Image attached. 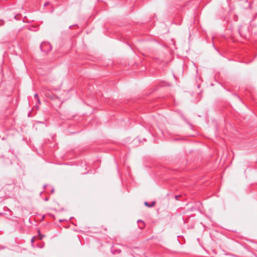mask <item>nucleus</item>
I'll list each match as a JSON object with an SVG mask.
<instances>
[{
    "label": "nucleus",
    "mask_w": 257,
    "mask_h": 257,
    "mask_svg": "<svg viewBox=\"0 0 257 257\" xmlns=\"http://www.w3.org/2000/svg\"><path fill=\"white\" fill-rule=\"evenodd\" d=\"M144 204H145V205L146 206H148V207H152V206H153L154 205V204H155V202H154L152 203V205H149V203H148V202H145V203H144Z\"/></svg>",
    "instance_id": "1"
},
{
    "label": "nucleus",
    "mask_w": 257,
    "mask_h": 257,
    "mask_svg": "<svg viewBox=\"0 0 257 257\" xmlns=\"http://www.w3.org/2000/svg\"><path fill=\"white\" fill-rule=\"evenodd\" d=\"M34 97H35V98H37V99H38V98H39V97H38V95L37 94H35L34 95Z\"/></svg>",
    "instance_id": "2"
},
{
    "label": "nucleus",
    "mask_w": 257,
    "mask_h": 257,
    "mask_svg": "<svg viewBox=\"0 0 257 257\" xmlns=\"http://www.w3.org/2000/svg\"><path fill=\"white\" fill-rule=\"evenodd\" d=\"M4 24V21L3 20H0V25H2Z\"/></svg>",
    "instance_id": "3"
},
{
    "label": "nucleus",
    "mask_w": 257,
    "mask_h": 257,
    "mask_svg": "<svg viewBox=\"0 0 257 257\" xmlns=\"http://www.w3.org/2000/svg\"><path fill=\"white\" fill-rule=\"evenodd\" d=\"M180 197V196H176L175 198H176V199H178V197Z\"/></svg>",
    "instance_id": "4"
},
{
    "label": "nucleus",
    "mask_w": 257,
    "mask_h": 257,
    "mask_svg": "<svg viewBox=\"0 0 257 257\" xmlns=\"http://www.w3.org/2000/svg\"><path fill=\"white\" fill-rule=\"evenodd\" d=\"M37 99H38V103H39V104H40V103H41V102H40V100L39 98H38Z\"/></svg>",
    "instance_id": "5"
},
{
    "label": "nucleus",
    "mask_w": 257,
    "mask_h": 257,
    "mask_svg": "<svg viewBox=\"0 0 257 257\" xmlns=\"http://www.w3.org/2000/svg\"><path fill=\"white\" fill-rule=\"evenodd\" d=\"M35 240V237H33L32 239V242H34Z\"/></svg>",
    "instance_id": "6"
},
{
    "label": "nucleus",
    "mask_w": 257,
    "mask_h": 257,
    "mask_svg": "<svg viewBox=\"0 0 257 257\" xmlns=\"http://www.w3.org/2000/svg\"><path fill=\"white\" fill-rule=\"evenodd\" d=\"M40 239H42V236L41 235H40Z\"/></svg>",
    "instance_id": "7"
}]
</instances>
